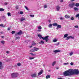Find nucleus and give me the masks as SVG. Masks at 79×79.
<instances>
[{
  "label": "nucleus",
  "mask_w": 79,
  "mask_h": 79,
  "mask_svg": "<svg viewBox=\"0 0 79 79\" xmlns=\"http://www.w3.org/2000/svg\"><path fill=\"white\" fill-rule=\"evenodd\" d=\"M38 37H39L40 39H42L43 40H45V42H47L48 41V37H49V36L47 35L45 36L44 37H42V35H38Z\"/></svg>",
  "instance_id": "f257e3e1"
},
{
  "label": "nucleus",
  "mask_w": 79,
  "mask_h": 79,
  "mask_svg": "<svg viewBox=\"0 0 79 79\" xmlns=\"http://www.w3.org/2000/svg\"><path fill=\"white\" fill-rule=\"evenodd\" d=\"M71 69H69L68 71H66L64 72V76H71L72 73H71Z\"/></svg>",
  "instance_id": "f03ea898"
},
{
  "label": "nucleus",
  "mask_w": 79,
  "mask_h": 79,
  "mask_svg": "<svg viewBox=\"0 0 79 79\" xmlns=\"http://www.w3.org/2000/svg\"><path fill=\"white\" fill-rule=\"evenodd\" d=\"M71 69V73L72 75H73L74 74H79V70L77 69H75L73 70V69Z\"/></svg>",
  "instance_id": "7ed1b4c3"
},
{
  "label": "nucleus",
  "mask_w": 79,
  "mask_h": 79,
  "mask_svg": "<svg viewBox=\"0 0 79 79\" xmlns=\"http://www.w3.org/2000/svg\"><path fill=\"white\" fill-rule=\"evenodd\" d=\"M18 73H14L11 74L12 77L13 78H15V77H17L19 76Z\"/></svg>",
  "instance_id": "20e7f679"
},
{
  "label": "nucleus",
  "mask_w": 79,
  "mask_h": 79,
  "mask_svg": "<svg viewBox=\"0 0 79 79\" xmlns=\"http://www.w3.org/2000/svg\"><path fill=\"white\" fill-rule=\"evenodd\" d=\"M69 6L70 8H73L75 6V4L74 2H72L71 3H70Z\"/></svg>",
  "instance_id": "39448f33"
},
{
  "label": "nucleus",
  "mask_w": 79,
  "mask_h": 79,
  "mask_svg": "<svg viewBox=\"0 0 79 79\" xmlns=\"http://www.w3.org/2000/svg\"><path fill=\"white\" fill-rule=\"evenodd\" d=\"M38 30H37V31L38 32H41V29H42V27L40 26L38 27H37Z\"/></svg>",
  "instance_id": "423d86ee"
},
{
  "label": "nucleus",
  "mask_w": 79,
  "mask_h": 79,
  "mask_svg": "<svg viewBox=\"0 0 79 79\" xmlns=\"http://www.w3.org/2000/svg\"><path fill=\"white\" fill-rule=\"evenodd\" d=\"M32 77H37V74L36 73H34L31 75Z\"/></svg>",
  "instance_id": "0eeeda50"
},
{
  "label": "nucleus",
  "mask_w": 79,
  "mask_h": 79,
  "mask_svg": "<svg viewBox=\"0 0 79 79\" xmlns=\"http://www.w3.org/2000/svg\"><path fill=\"white\" fill-rule=\"evenodd\" d=\"M61 52V51L58 49H57L53 51V52H54V53H58L59 52Z\"/></svg>",
  "instance_id": "6e6552de"
},
{
  "label": "nucleus",
  "mask_w": 79,
  "mask_h": 79,
  "mask_svg": "<svg viewBox=\"0 0 79 79\" xmlns=\"http://www.w3.org/2000/svg\"><path fill=\"white\" fill-rule=\"evenodd\" d=\"M65 18L68 19L70 18L71 17H70V16H69V15H65Z\"/></svg>",
  "instance_id": "1a4fd4ad"
},
{
  "label": "nucleus",
  "mask_w": 79,
  "mask_h": 79,
  "mask_svg": "<svg viewBox=\"0 0 79 79\" xmlns=\"http://www.w3.org/2000/svg\"><path fill=\"white\" fill-rule=\"evenodd\" d=\"M68 35H69V34H65L64 36V38H66V37H68Z\"/></svg>",
  "instance_id": "9d476101"
},
{
  "label": "nucleus",
  "mask_w": 79,
  "mask_h": 79,
  "mask_svg": "<svg viewBox=\"0 0 79 79\" xmlns=\"http://www.w3.org/2000/svg\"><path fill=\"white\" fill-rule=\"evenodd\" d=\"M56 61H54L52 63V65L53 66H55V64H56Z\"/></svg>",
  "instance_id": "9b49d317"
},
{
  "label": "nucleus",
  "mask_w": 79,
  "mask_h": 79,
  "mask_svg": "<svg viewBox=\"0 0 79 79\" xmlns=\"http://www.w3.org/2000/svg\"><path fill=\"white\" fill-rule=\"evenodd\" d=\"M18 33V35H21V34H23V32L22 31H19V32Z\"/></svg>",
  "instance_id": "f8f14e48"
},
{
  "label": "nucleus",
  "mask_w": 79,
  "mask_h": 79,
  "mask_svg": "<svg viewBox=\"0 0 79 79\" xmlns=\"http://www.w3.org/2000/svg\"><path fill=\"white\" fill-rule=\"evenodd\" d=\"M56 8L57 10H59L60 8V7L59 6H56Z\"/></svg>",
  "instance_id": "ddd939ff"
},
{
  "label": "nucleus",
  "mask_w": 79,
  "mask_h": 79,
  "mask_svg": "<svg viewBox=\"0 0 79 79\" xmlns=\"http://www.w3.org/2000/svg\"><path fill=\"white\" fill-rule=\"evenodd\" d=\"M24 20H26V18H22L20 19L21 21H23Z\"/></svg>",
  "instance_id": "4468645a"
},
{
  "label": "nucleus",
  "mask_w": 79,
  "mask_h": 79,
  "mask_svg": "<svg viewBox=\"0 0 79 79\" xmlns=\"http://www.w3.org/2000/svg\"><path fill=\"white\" fill-rule=\"evenodd\" d=\"M0 26H1V27H5L6 26H5V25H3V24H0Z\"/></svg>",
  "instance_id": "2eb2a0df"
},
{
  "label": "nucleus",
  "mask_w": 79,
  "mask_h": 79,
  "mask_svg": "<svg viewBox=\"0 0 79 79\" xmlns=\"http://www.w3.org/2000/svg\"><path fill=\"white\" fill-rule=\"evenodd\" d=\"M75 5L76 7H78V6H79V3H76L75 4Z\"/></svg>",
  "instance_id": "dca6fc26"
},
{
  "label": "nucleus",
  "mask_w": 79,
  "mask_h": 79,
  "mask_svg": "<svg viewBox=\"0 0 79 79\" xmlns=\"http://www.w3.org/2000/svg\"><path fill=\"white\" fill-rule=\"evenodd\" d=\"M42 73H43V71H41L40 72H39L38 74V76H40V75H41L42 74Z\"/></svg>",
  "instance_id": "f3484780"
},
{
  "label": "nucleus",
  "mask_w": 79,
  "mask_h": 79,
  "mask_svg": "<svg viewBox=\"0 0 79 79\" xmlns=\"http://www.w3.org/2000/svg\"><path fill=\"white\" fill-rule=\"evenodd\" d=\"M53 26H57V25H58V23H53L52 24Z\"/></svg>",
  "instance_id": "a211bd4d"
},
{
  "label": "nucleus",
  "mask_w": 79,
  "mask_h": 79,
  "mask_svg": "<svg viewBox=\"0 0 79 79\" xmlns=\"http://www.w3.org/2000/svg\"><path fill=\"white\" fill-rule=\"evenodd\" d=\"M76 18H78V19L79 20V14H78L76 16Z\"/></svg>",
  "instance_id": "6ab92c4d"
},
{
  "label": "nucleus",
  "mask_w": 79,
  "mask_h": 79,
  "mask_svg": "<svg viewBox=\"0 0 79 79\" xmlns=\"http://www.w3.org/2000/svg\"><path fill=\"white\" fill-rule=\"evenodd\" d=\"M40 44H44V41H40V42L39 43Z\"/></svg>",
  "instance_id": "aec40b11"
},
{
  "label": "nucleus",
  "mask_w": 79,
  "mask_h": 79,
  "mask_svg": "<svg viewBox=\"0 0 79 79\" xmlns=\"http://www.w3.org/2000/svg\"><path fill=\"white\" fill-rule=\"evenodd\" d=\"M50 77V75H48L46 76V79H49Z\"/></svg>",
  "instance_id": "412c9836"
},
{
  "label": "nucleus",
  "mask_w": 79,
  "mask_h": 79,
  "mask_svg": "<svg viewBox=\"0 0 79 79\" xmlns=\"http://www.w3.org/2000/svg\"><path fill=\"white\" fill-rule=\"evenodd\" d=\"M35 52H36V51H37L39 50V48H34Z\"/></svg>",
  "instance_id": "4be33fe9"
},
{
  "label": "nucleus",
  "mask_w": 79,
  "mask_h": 79,
  "mask_svg": "<svg viewBox=\"0 0 79 79\" xmlns=\"http://www.w3.org/2000/svg\"><path fill=\"white\" fill-rule=\"evenodd\" d=\"M74 10H79V8L75 7L74 8Z\"/></svg>",
  "instance_id": "5701e85b"
},
{
  "label": "nucleus",
  "mask_w": 79,
  "mask_h": 79,
  "mask_svg": "<svg viewBox=\"0 0 79 79\" xmlns=\"http://www.w3.org/2000/svg\"><path fill=\"white\" fill-rule=\"evenodd\" d=\"M34 57H30L29 58V60H33V59H34Z\"/></svg>",
  "instance_id": "b1692460"
},
{
  "label": "nucleus",
  "mask_w": 79,
  "mask_h": 79,
  "mask_svg": "<svg viewBox=\"0 0 79 79\" xmlns=\"http://www.w3.org/2000/svg\"><path fill=\"white\" fill-rule=\"evenodd\" d=\"M1 43L2 44H3H3H5V41H3V40H2L1 41Z\"/></svg>",
  "instance_id": "393cba45"
},
{
  "label": "nucleus",
  "mask_w": 79,
  "mask_h": 79,
  "mask_svg": "<svg viewBox=\"0 0 79 79\" xmlns=\"http://www.w3.org/2000/svg\"><path fill=\"white\" fill-rule=\"evenodd\" d=\"M36 45V44L34 42H33V43L32 44V45Z\"/></svg>",
  "instance_id": "a878e982"
},
{
  "label": "nucleus",
  "mask_w": 79,
  "mask_h": 79,
  "mask_svg": "<svg viewBox=\"0 0 79 79\" xmlns=\"http://www.w3.org/2000/svg\"><path fill=\"white\" fill-rule=\"evenodd\" d=\"M7 15L8 16H11V14L10 12L7 13Z\"/></svg>",
  "instance_id": "bb28decb"
},
{
  "label": "nucleus",
  "mask_w": 79,
  "mask_h": 79,
  "mask_svg": "<svg viewBox=\"0 0 79 79\" xmlns=\"http://www.w3.org/2000/svg\"><path fill=\"white\" fill-rule=\"evenodd\" d=\"M57 27H58L59 28H61V25H57Z\"/></svg>",
  "instance_id": "cd10ccee"
},
{
  "label": "nucleus",
  "mask_w": 79,
  "mask_h": 79,
  "mask_svg": "<svg viewBox=\"0 0 79 79\" xmlns=\"http://www.w3.org/2000/svg\"><path fill=\"white\" fill-rule=\"evenodd\" d=\"M30 17H31V18H34V15H30Z\"/></svg>",
  "instance_id": "c85d7f7f"
},
{
  "label": "nucleus",
  "mask_w": 79,
  "mask_h": 79,
  "mask_svg": "<svg viewBox=\"0 0 79 79\" xmlns=\"http://www.w3.org/2000/svg\"><path fill=\"white\" fill-rule=\"evenodd\" d=\"M2 62H0V69H1V68H2Z\"/></svg>",
  "instance_id": "c756f323"
},
{
  "label": "nucleus",
  "mask_w": 79,
  "mask_h": 79,
  "mask_svg": "<svg viewBox=\"0 0 79 79\" xmlns=\"http://www.w3.org/2000/svg\"><path fill=\"white\" fill-rule=\"evenodd\" d=\"M48 26H49V27H50V28L52 27V24H50Z\"/></svg>",
  "instance_id": "7c9ffc66"
},
{
  "label": "nucleus",
  "mask_w": 79,
  "mask_h": 79,
  "mask_svg": "<svg viewBox=\"0 0 79 79\" xmlns=\"http://www.w3.org/2000/svg\"><path fill=\"white\" fill-rule=\"evenodd\" d=\"M60 20H63L64 19V17H60Z\"/></svg>",
  "instance_id": "2f4dec72"
},
{
  "label": "nucleus",
  "mask_w": 79,
  "mask_h": 79,
  "mask_svg": "<svg viewBox=\"0 0 79 79\" xmlns=\"http://www.w3.org/2000/svg\"><path fill=\"white\" fill-rule=\"evenodd\" d=\"M31 52H35V50L34 49H32L31 50Z\"/></svg>",
  "instance_id": "473e14b6"
},
{
  "label": "nucleus",
  "mask_w": 79,
  "mask_h": 79,
  "mask_svg": "<svg viewBox=\"0 0 79 79\" xmlns=\"http://www.w3.org/2000/svg\"><path fill=\"white\" fill-rule=\"evenodd\" d=\"M69 37H70V38H71V39H74V37H73L72 36H69Z\"/></svg>",
  "instance_id": "72a5a7b5"
},
{
  "label": "nucleus",
  "mask_w": 79,
  "mask_h": 79,
  "mask_svg": "<svg viewBox=\"0 0 79 79\" xmlns=\"http://www.w3.org/2000/svg\"><path fill=\"white\" fill-rule=\"evenodd\" d=\"M70 38V37H69V36H68L67 37V39H66L65 40H69Z\"/></svg>",
  "instance_id": "f704fd0d"
},
{
  "label": "nucleus",
  "mask_w": 79,
  "mask_h": 79,
  "mask_svg": "<svg viewBox=\"0 0 79 79\" xmlns=\"http://www.w3.org/2000/svg\"><path fill=\"white\" fill-rule=\"evenodd\" d=\"M75 28H79V26L77 25L75 26L74 27Z\"/></svg>",
  "instance_id": "c9c22d12"
},
{
  "label": "nucleus",
  "mask_w": 79,
  "mask_h": 79,
  "mask_svg": "<svg viewBox=\"0 0 79 79\" xmlns=\"http://www.w3.org/2000/svg\"><path fill=\"white\" fill-rule=\"evenodd\" d=\"M15 31H12L11 32V34H15Z\"/></svg>",
  "instance_id": "e433bc0d"
},
{
  "label": "nucleus",
  "mask_w": 79,
  "mask_h": 79,
  "mask_svg": "<svg viewBox=\"0 0 79 79\" xmlns=\"http://www.w3.org/2000/svg\"><path fill=\"white\" fill-rule=\"evenodd\" d=\"M73 52H72L70 53L69 55L70 56H71L73 55Z\"/></svg>",
  "instance_id": "4c0bfd02"
},
{
  "label": "nucleus",
  "mask_w": 79,
  "mask_h": 79,
  "mask_svg": "<svg viewBox=\"0 0 79 79\" xmlns=\"http://www.w3.org/2000/svg\"><path fill=\"white\" fill-rule=\"evenodd\" d=\"M68 63H64V65H67L68 64Z\"/></svg>",
  "instance_id": "58836bf2"
},
{
  "label": "nucleus",
  "mask_w": 79,
  "mask_h": 79,
  "mask_svg": "<svg viewBox=\"0 0 79 79\" xmlns=\"http://www.w3.org/2000/svg\"><path fill=\"white\" fill-rule=\"evenodd\" d=\"M56 41H57L56 40H53V42H56Z\"/></svg>",
  "instance_id": "ea45409f"
},
{
  "label": "nucleus",
  "mask_w": 79,
  "mask_h": 79,
  "mask_svg": "<svg viewBox=\"0 0 79 79\" xmlns=\"http://www.w3.org/2000/svg\"><path fill=\"white\" fill-rule=\"evenodd\" d=\"M17 65L19 66H21V64L20 63H18Z\"/></svg>",
  "instance_id": "a19ab883"
},
{
  "label": "nucleus",
  "mask_w": 79,
  "mask_h": 79,
  "mask_svg": "<svg viewBox=\"0 0 79 79\" xmlns=\"http://www.w3.org/2000/svg\"><path fill=\"white\" fill-rule=\"evenodd\" d=\"M20 37H16L15 38V40H18V39H20Z\"/></svg>",
  "instance_id": "79ce46f5"
},
{
  "label": "nucleus",
  "mask_w": 79,
  "mask_h": 79,
  "mask_svg": "<svg viewBox=\"0 0 79 79\" xmlns=\"http://www.w3.org/2000/svg\"><path fill=\"white\" fill-rule=\"evenodd\" d=\"M47 7V5H44V8H46Z\"/></svg>",
  "instance_id": "37998d69"
},
{
  "label": "nucleus",
  "mask_w": 79,
  "mask_h": 79,
  "mask_svg": "<svg viewBox=\"0 0 79 79\" xmlns=\"http://www.w3.org/2000/svg\"><path fill=\"white\" fill-rule=\"evenodd\" d=\"M20 15H23V11L20 12Z\"/></svg>",
  "instance_id": "c03bdc74"
},
{
  "label": "nucleus",
  "mask_w": 79,
  "mask_h": 79,
  "mask_svg": "<svg viewBox=\"0 0 79 79\" xmlns=\"http://www.w3.org/2000/svg\"><path fill=\"white\" fill-rule=\"evenodd\" d=\"M25 8L27 10H29V9H28V8H27V6H25Z\"/></svg>",
  "instance_id": "a18cd8bd"
},
{
  "label": "nucleus",
  "mask_w": 79,
  "mask_h": 79,
  "mask_svg": "<svg viewBox=\"0 0 79 79\" xmlns=\"http://www.w3.org/2000/svg\"><path fill=\"white\" fill-rule=\"evenodd\" d=\"M70 65H71V66H73V65H74V64H73V62H71L70 63Z\"/></svg>",
  "instance_id": "49530a36"
},
{
  "label": "nucleus",
  "mask_w": 79,
  "mask_h": 79,
  "mask_svg": "<svg viewBox=\"0 0 79 79\" xmlns=\"http://www.w3.org/2000/svg\"><path fill=\"white\" fill-rule=\"evenodd\" d=\"M71 20H74V17H72L71 18Z\"/></svg>",
  "instance_id": "de8ad7c7"
},
{
  "label": "nucleus",
  "mask_w": 79,
  "mask_h": 79,
  "mask_svg": "<svg viewBox=\"0 0 79 79\" xmlns=\"http://www.w3.org/2000/svg\"><path fill=\"white\" fill-rule=\"evenodd\" d=\"M6 53L7 54H8V53H10V52L9 51H7L6 52Z\"/></svg>",
  "instance_id": "09e8293b"
},
{
  "label": "nucleus",
  "mask_w": 79,
  "mask_h": 79,
  "mask_svg": "<svg viewBox=\"0 0 79 79\" xmlns=\"http://www.w3.org/2000/svg\"><path fill=\"white\" fill-rule=\"evenodd\" d=\"M6 18V17L5 16H3L2 17V18H3V19H5V18Z\"/></svg>",
  "instance_id": "8fccbe9b"
},
{
  "label": "nucleus",
  "mask_w": 79,
  "mask_h": 79,
  "mask_svg": "<svg viewBox=\"0 0 79 79\" xmlns=\"http://www.w3.org/2000/svg\"><path fill=\"white\" fill-rule=\"evenodd\" d=\"M60 44V43H58L57 44H56V45H58Z\"/></svg>",
  "instance_id": "3c124183"
},
{
  "label": "nucleus",
  "mask_w": 79,
  "mask_h": 79,
  "mask_svg": "<svg viewBox=\"0 0 79 79\" xmlns=\"http://www.w3.org/2000/svg\"><path fill=\"white\" fill-rule=\"evenodd\" d=\"M16 9H18V8H19L18 7V6H16Z\"/></svg>",
  "instance_id": "603ef678"
},
{
  "label": "nucleus",
  "mask_w": 79,
  "mask_h": 79,
  "mask_svg": "<svg viewBox=\"0 0 79 79\" xmlns=\"http://www.w3.org/2000/svg\"><path fill=\"white\" fill-rule=\"evenodd\" d=\"M5 4L6 5H8V2H6L5 3Z\"/></svg>",
  "instance_id": "864d4df0"
},
{
  "label": "nucleus",
  "mask_w": 79,
  "mask_h": 79,
  "mask_svg": "<svg viewBox=\"0 0 79 79\" xmlns=\"http://www.w3.org/2000/svg\"><path fill=\"white\" fill-rule=\"evenodd\" d=\"M0 10H4V9L3 8H0Z\"/></svg>",
  "instance_id": "5fc2aeb1"
},
{
  "label": "nucleus",
  "mask_w": 79,
  "mask_h": 79,
  "mask_svg": "<svg viewBox=\"0 0 79 79\" xmlns=\"http://www.w3.org/2000/svg\"><path fill=\"white\" fill-rule=\"evenodd\" d=\"M30 54H31V55H33V56L34 55V54H33L32 53H31Z\"/></svg>",
  "instance_id": "6e6d98bb"
},
{
  "label": "nucleus",
  "mask_w": 79,
  "mask_h": 79,
  "mask_svg": "<svg viewBox=\"0 0 79 79\" xmlns=\"http://www.w3.org/2000/svg\"><path fill=\"white\" fill-rule=\"evenodd\" d=\"M48 21L49 23H51V20H48Z\"/></svg>",
  "instance_id": "4d7b16f0"
},
{
  "label": "nucleus",
  "mask_w": 79,
  "mask_h": 79,
  "mask_svg": "<svg viewBox=\"0 0 79 79\" xmlns=\"http://www.w3.org/2000/svg\"><path fill=\"white\" fill-rule=\"evenodd\" d=\"M60 2H63V0H60Z\"/></svg>",
  "instance_id": "13d9d810"
},
{
  "label": "nucleus",
  "mask_w": 79,
  "mask_h": 79,
  "mask_svg": "<svg viewBox=\"0 0 79 79\" xmlns=\"http://www.w3.org/2000/svg\"><path fill=\"white\" fill-rule=\"evenodd\" d=\"M8 31H10V28H9L7 29Z\"/></svg>",
  "instance_id": "bf43d9fd"
},
{
  "label": "nucleus",
  "mask_w": 79,
  "mask_h": 79,
  "mask_svg": "<svg viewBox=\"0 0 79 79\" xmlns=\"http://www.w3.org/2000/svg\"><path fill=\"white\" fill-rule=\"evenodd\" d=\"M18 35V33H17L15 34V35H16V36H17V35Z\"/></svg>",
  "instance_id": "052dcab7"
},
{
  "label": "nucleus",
  "mask_w": 79,
  "mask_h": 79,
  "mask_svg": "<svg viewBox=\"0 0 79 79\" xmlns=\"http://www.w3.org/2000/svg\"><path fill=\"white\" fill-rule=\"evenodd\" d=\"M34 23H37V21H34Z\"/></svg>",
  "instance_id": "680f3d73"
},
{
  "label": "nucleus",
  "mask_w": 79,
  "mask_h": 79,
  "mask_svg": "<svg viewBox=\"0 0 79 79\" xmlns=\"http://www.w3.org/2000/svg\"><path fill=\"white\" fill-rule=\"evenodd\" d=\"M58 79H63V78H58Z\"/></svg>",
  "instance_id": "e2e57ef3"
},
{
  "label": "nucleus",
  "mask_w": 79,
  "mask_h": 79,
  "mask_svg": "<svg viewBox=\"0 0 79 79\" xmlns=\"http://www.w3.org/2000/svg\"><path fill=\"white\" fill-rule=\"evenodd\" d=\"M75 0H71V2H74V1Z\"/></svg>",
  "instance_id": "0e129e2a"
},
{
  "label": "nucleus",
  "mask_w": 79,
  "mask_h": 79,
  "mask_svg": "<svg viewBox=\"0 0 79 79\" xmlns=\"http://www.w3.org/2000/svg\"><path fill=\"white\" fill-rule=\"evenodd\" d=\"M2 38H4V36H2V37H1Z\"/></svg>",
  "instance_id": "69168bd1"
},
{
  "label": "nucleus",
  "mask_w": 79,
  "mask_h": 79,
  "mask_svg": "<svg viewBox=\"0 0 79 79\" xmlns=\"http://www.w3.org/2000/svg\"><path fill=\"white\" fill-rule=\"evenodd\" d=\"M30 48H31V47H32V46H31L30 47Z\"/></svg>",
  "instance_id": "338daca9"
},
{
  "label": "nucleus",
  "mask_w": 79,
  "mask_h": 79,
  "mask_svg": "<svg viewBox=\"0 0 79 79\" xmlns=\"http://www.w3.org/2000/svg\"><path fill=\"white\" fill-rule=\"evenodd\" d=\"M58 28H59V27H57L56 28V29H58Z\"/></svg>",
  "instance_id": "774afa93"
}]
</instances>
